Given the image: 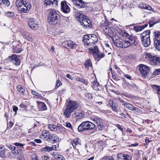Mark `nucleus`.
<instances>
[{
	"mask_svg": "<svg viewBox=\"0 0 160 160\" xmlns=\"http://www.w3.org/2000/svg\"><path fill=\"white\" fill-rule=\"evenodd\" d=\"M76 79L77 81H79L85 84H87V82L82 78H77Z\"/></svg>",
	"mask_w": 160,
	"mask_h": 160,
	"instance_id": "nucleus-47",
	"label": "nucleus"
},
{
	"mask_svg": "<svg viewBox=\"0 0 160 160\" xmlns=\"http://www.w3.org/2000/svg\"><path fill=\"white\" fill-rule=\"evenodd\" d=\"M12 152H13V154L16 156L17 155H21L22 153V150L19 149H18L17 150L15 149V150H13Z\"/></svg>",
	"mask_w": 160,
	"mask_h": 160,
	"instance_id": "nucleus-34",
	"label": "nucleus"
},
{
	"mask_svg": "<svg viewBox=\"0 0 160 160\" xmlns=\"http://www.w3.org/2000/svg\"><path fill=\"white\" fill-rule=\"evenodd\" d=\"M154 73L156 74H160V69L156 70L155 71Z\"/></svg>",
	"mask_w": 160,
	"mask_h": 160,
	"instance_id": "nucleus-62",
	"label": "nucleus"
},
{
	"mask_svg": "<svg viewBox=\"0 0 160 160\" xmlns=\"http://www.w3.org/2000/svg\"><path fill=\"white\" fill-rule=\"evenodd\" d=\"M118 100L119 101L120 103L122 105L124 106L125 107L128 102L126 101H124L122 100L120 98H118Z\"/></svg>",
	"mask_w": 160,
	"mask_h": 160,
	"instance_id": "nucleus-46",
	"label": "nucleus"
},
{
	"mask_svg": "<svg viewBox=\"0 0 160 160\" xmlns=\"http://www.w3.org/2000/svg\"><path fill=\"white\" fill-rule=\"evenodd\" d=\"M68 40L65 41L62 43V45L65 48H66L68 47Z\"/></svg>",
	"mask_w": 160,
	"mask_h": 160,
	"instance_id": "nucleus-49",
	"label": "nucleus"
},
{
	"mask_svg": "<svg viewBox=\"0 0 160 160\" xmlns=\"http://www.w3.org/2000/svg\"><path fill=\"white\" fill-rule=\"evenodd\" d=\"M5 148L3 145H0V157L2 158L6 157Z\"/></svg>",
	"mask_w": 160,
	"mask_h": 160,
	"instance_id": "nucleus-28",
	"label": "nucleus"
},
{
	"mask_svg": "<svg viewBox=\"0 0 160 160\" xmlns=\"http://www.w3.org/2000/svg\"><path fill=\"white\" fill-rule=\"evenodd\" d=\"M29 27L33 29H37L38 28V25L36 21L34 19H29L27 22Z\"/></svg>",
	"mask_w": 160,
	"mask_h": 160,
	"instance_id": "nucleus-16",
	"label": "nucleus"
},
{
	"mask_svg": "<svg viewBox=\"0 0 160 160\" xmlns=\"http://www.w3.org/2000/svg\"><path fill=\"white\" fill-rule=\"evenodd\" d=\"M148 26V24H145L144 25L138 26L134 27L133 28V30L135 31L136 32L140 31L142 30L145 28H146Z\"/></svg>",
	"mask_w": 160,
	"mask_h": 160,
	"instance_id": "nucleus-27",
	"label": "nucleus"
},
{
	"mask_svg": "<svg viewBox=\"0 0 160 160\" xmlns=\"http://www.w3.org/2000/svg\"><path fill=\"white\" fill-rule=\"evenodd\" d=\"M42 160H49V158L48 156H43L42 157Z\"/></svg>",
	"mask_w": 160,
	"mask_h": 160,
	"instance_id": "nucleus-54",
	"label": "nucleus"
},
{
	"mask_svg": "<svg viewBox=\"0 0 160 160\" xmlns=\"http://www.w3.org/2000/svg\"><path fill=\"white\" fill-rule=\"evenodd\" d=\"M61 10L65 13H68L70 11V8L67 4L66 1H63L61 2Z\"/></svg>",
	"mask_w": 160,
	"mask_h": 160,
	"instance_id": "nucleus-17",
	"label": "nucleus"
},
{
	"mask_svg": "<svg viewBox=\"0 0 160 160\" xmlns=\"http://www.w3.org/2000/svg\"><path fill=\"white\" fill-rule=\"evenodd\" d=\"M159 22H160V18L159 19V21H156L155 22H154V21H150L148 22L149 25V27H151L153 26L155 24H156Z\"/></svg>",
	"mask_w": 160,
	"mask_h": 160,
	"instance_id": "nucleus-41",
	"label": "nucleus"
},
{
	"mask_svg": "<svg viewBox=\"0 0 160 160\" xmlns=\"http://www.w3.org/2000/svg\"><path fill=\"white\" fill-rule=\"evenodd\" d=\"M139 69L142 77L145 78L149 70V68L142 64L139 65Z\"/></svg>",
	"mask_w": 160,
	"mask_h": 160,
	"instance_id": "nucleus-14",
	"label": "nucleus"
},
{
	"mask_svg": "<svg viewBox=\"0 0 160 160\" xmlns=\"http://www.w3.org/2000/svg\"><path fill=\"white\" fill-rule=\"evenodd\" d=\"M64 125L67 128H69L71 130H72V125L70 122H66L64 123Z\"/></svg>",
	"mask_w": 160,
	"mask_h": 160,
	"instance_id": "nucleus-44",
	"label": "nucleus"
},
{
	"mask_svg": "<svg viewBox=\"0 0 160 160\" xmlns=\"http://www.w3.org/2000/svg\"><path fill=\"white\" fill-rule=\"evenodd\" d=\"M108 24H107L108 25H103V24H102L101 25V27L103 31L106 33H109V31L111 30V29L109 27Z\"/></svg>",
	"mask_w": 160,
	"mask_h": 160,
	"instance_id": "nucleus-30",
	"label": "nucleus"
},
{
	"mask_svg": "<svg viewBox=\"0 0 160 160\" xmlns=\"http://www.w3.org/2000/svg\"><path fill=\"white\" fill-rule=\"evenodd\" d=\"M98 40L97 36L93 34L85 35L83 37V41L86 46H91Z\"/></svg>",
	"mask_w": 160,
	"mask_h": 160,
	"instance_id": "nucleus-5",
	"label": "nucleus"
},
{
	"mask_svg": "<svg viewBox=\"0 0 160 160\" xmlns=\"http://www.w3.org/2000/svg\"><path fill=\"white\" fill-rule=\"evenodd\" d=\"M60 18V15L54 10H51L49 12L48 16V22L50 24H56Z\"/></svg>",
	"mask_w": 160,
	"mask_h": 160,
	"instance_id": "nucleus-7",
	"label": "nucleus"
},
{
	"mask_svg": "<svg viewBox=\"0 0 160 160\" xmlns=\"http://www.w3.org/2000/svg\"><path fill=\"white\" fill-rule=\"evenodd\" d=\"M22 51L21 48H16L14 49V52L16 53H20Z\"/></svg>",
	"mask_w": 160,
	"mask_h": 160,
	"instance_id": "nucleus-51",
	"label": "nucleus"
},
{
	"mask_svg": "<svg viewBox=\"0 0 160 160\" xmlns=\"http://www.w3.org/2000/svg\"><path fill=\"white\" fill-rule=\"evenodd\" d=\"M72 2L75 4V6L78 8H83L87 6V3L82 0H73Z\"/></svg>",
	"mask_w": 160,
	"mask_h": 160,
	"instance_id": "nucleus-15",
	"label": "nucleus"
},
{
	"mask_svg": "<svg viewBox=\"0 0 160 160\" xmlns=\"http://www.w3.org/2000/svg\"><path fill=\"white\" fill-rule=\"evenodd\" d=\"M79 138H76L74 139L72 141V144L74 148L75 149L76 148V146L79 144Z\"/></svg>",
	"mask_w": 160,
	"mask_h": 160,
	"instance_id": "nucleus-31",
	"label": "nucleus"
},
{
	"mask_svg": "<svg viewBox=\"0 0 160 160\" xmlns=\"http://www.w3.org/2000/svg\"><path fill=\"white\" fill-rule=\"evenodd\" d=\"M6 146L8 148L10 149L11 150H12V151H13V150H15V149L16 148L15 147L12 145L10 144H7L6 145Z\"/></svg>",
	"mask_w": 160,
	"mask_h": 160,
	"instance_id": "nucleus-45",
	"label": "nucleus"
},
{
	"mask_svg": "<svg viewBox=\"0 0 160 160\" xmlns=\"http://www.w3.org/2000/svg\"><path fill=\"white\" fill-rule=\"evenodd\" d=\"M75 12L76 13L77 19L78 20L80 24L85 27L91 28V22L90 19L88 17L82 13V12L75 10Z\"/></svg>",
	"mask_w": 160,
	"mask_h": 160,
	"instance_id": "nucleus-1",
	"label": "nucleus"
},
{
	"mask_svg": "<svg viewBox=\"0 0 160 160\" xmlns=\"http://www.w3.org/2000/svg\"><path fill=\"white\" fill-rule=\"evenodd\" d=\"M79 107L78 103L71 100L69 101L67 104L66 108L64 111V114L67 118H70L71 113Z\"/></svg>",
	"mask_w": 160,
	"mask_h": 160,
	"instance_id": "nucleus-2",
	"label": "nucleus"
},
{
	"mask_svg": "<svg viewBox=\"0 0 160 160\" xmlns=\"http://www.w3.org/2000/svg\"><path fill=\"white\" fill-rule=\"evenodd\" d=\"M117 157L118 160H131L132 159L131 156L123 153L117 154Z\"/></svg>",
	"mask_w": 160,
	"mask_h": 160,
	"instance_id": "nucleus-19",
	"label": "nucleus"
},
{
	"mask_svg": "<svg viewBox=\"0 0 160 160\" xmlns=\"http://www.w3.org/2000/svg\"><path fill=\"white\" fill-rule=\"evenodd\" d=\"M145 57L150 64L154 66L160 65V57L152 56L150 53H147Z\"/></svg>",
	"mask_w": 160,
	"mask_h": 160,
	"instance_id": "nucleus-10",
	"label": "nucleus"
},
{
	"mask_svg": "<svg viewBox=\"0 0 160 160\" xmlns=\"http://www.w3.org/2000/svg\"><path fill=\"white\" fill-rule=\"evenodd\" d=\"M50 135L51 134L48 131L44 130L42 132L40 138L44 140H46L48 141Z\"/></svg>",
	"mask_w": 160,
	"mask_h": 160,
	"instance_id": "nucleus-20",
	"label": "nucleus"
},
{
	"mask_svg": "<svg viewBox=\"0 0 160 160\" xmlns=\"http://www.w3.org/2000/svg\"><path fill=\"white\" fill-rule=\"evenodd\" d=\"M95 125L89 121L83 122L78 127V130L79 132H82L91 130L94 128Z\"/></svg>",
	"mask_w": 160,
	"mask_h": 160,
	"instance_id": "nucleus-4",
	"label": "nucleus"
},
{
	"mask_svg": "<svg viewBox=\"0 0 160 160\" xmlns=\"http://www.w3.org/2000/svg\"><path fill=\"white\" fill-rule=\"evenodd\" d=\"M6 15L9 18H12L14 16V13L13 12L8 11L6 12Z\"/></svg>",
	"mask_w": 160,
	"mask_h": 160,
	"instance_id": "nucleus-40",
	"label": "nucleus"
},
{
	"mask_svg": "<svg viewBox=\"0 0 160 160\" xmlns=\"http://www.w3.org/2000/svg\"><path fill=\"white\" fill-rule=\"evenodd\" d=\"M93 121H94V123H96L97 126L99 130H102L104 128L103 119L96 116L93 118Z\"/></svg>",
	"mask_w": 160,
	"mask_h": 160,
	"instance_id": "nucleus-12",
	"label": "nucleus"
},
{
	"mask_svg": "<svg viewBox=\"0 0 160 160\" xmlns=\"http://www.w3.org/2000/svg\"><path fill=\"white\" fill-rule=\"evenodd\" d=\"M16 4L21 13H27L31 7L30 2H26L25 0H17Z\"/></svg>",
	"mask_w": 160,
	"mask_h": 160,
	"instance_id": "nucleus-3",
	"label": "nucleus"
},
{
	"mask_svg": "<svg viewBox=\"0 0 160 160\" xmlns=\"http://www.w3.org/2000/svg\"><path fill=\"white\" fill-rule=\"evenodd\" d=\"M10 4L9 0H0V6L2 8L8 7Z\"/></svg>",
	"mask_w": 160,
	"mask_h": 160,
	"instance_id": "nucleus-26",
	"label": "nucleus"
},
{
	"mask_svg": "<svg viewBox=\"0 0 160 160\" xmlns=\"http://www.w3.org/2000/svg\"><path fill=\"white\" fill-rule=\"evenodd\" d=\"M58 160H66L65 158L61 155H59L57 157Z\"/></svg>",
	"mask_w": 160,
	"mask_h": 160,
	"instance_id": "nucleus-60",
	"label": "nucleus"
},
{
	"mask_svg": "<svg viewBox=\"0 0 160 160\" xmlns=\"http://www.w3.org/2000/svg\"><path fill=\"white\" fill-rule=\"evenodd\" d=\"M17 89L18 91L21 93L23 94L25 92L24 89L20 85H18L17 86Z\"/></svg>",
	"mask_w": 160,
	"mask_h": 160,
	"instance_id": "nucleus-36",
	"label": "nucleus"
},
{
	"mask_svg": "<svg viewBox=\"0 0 160 160\" xmlns=\"http://www.w3.org/2000/svg\"><path fill=\"white\" fill-rule=\"evenodd\" d=\"M86 96L88 98V100H91L93 98L92 95L90 93H88L86 95Z\"/></svg>",
	"mask_w": 160,
	"mask_h": 160,
	"instance_id": "nucleus-55",
	"label": "nucleus"
},
{
	"mask_svg": "<svg viewBox=\"0 0 160 160\" xmlns=\"http://www.w3.org/2000/svg\"><path fill=\"white\" fill-rule=\"evenodd\" d=\"M150 31L147 30L143 32L140 35V37L142 43L144 47H147L150 44Z\"/></svg>",
	"mask_w": 160,
	"mask_h": 160,
	"instance_id": "nucleus-6",
	"label": "nucleus"
},
{
	"mask_svg": "<svg viewBox=\"0 0 160 160\" xmlns=\"http://www.w3.org/2000/svg\"><path fill=\"white\" fill-rule=\"evenodd\" d=\"M14 144L16 146H20V147H22L24 146V144H23L21 143L15 142Z\"/></svg>",
	"mask_w": 160,
	"mask_h": 160,
	"instance_id": "nucleus-53",
	"label": "nucleus"
},
{
	"mask_svg": "<svg viewBox=\"0 0 160 160\" xmlns=\"http://www.w3.org/2000/svg\"><path fill=\"white\" fill-rule=\"evenodd\" d=\"M127 86L130 89L132 90H136L138 89L137 86L135 84L132 82L128 83Z\"/></svg>",
	"mask_w": 160,
	"mask_h": 160,
	"instance_id": "nucleus-29",
	"label": "nucleus"
},
{
	"mask_svg": "<svg viewBox=\"0 0 160 160\" xmlns=\"http://www.w3.org/2000/svg\"><path fill=\"white\" fill-rule=\"evenodd\" d=\"M39 105L41 106L42 110H46L47 108V107L44 103L41 102L39 104Z\"/></svg>",
	"mask_w": 160,
	"mask_h": 160,
	"instance_id": "nucleus-42",
	"label": "nucleus"
},
{
	"mask_svg": "<svg viewBox=\"0 0 160 160\" xmlns=\"http://www.w3.org/2000/svg\"><path fill=\"white\" fill-rule=\"evenodd\" d=\"M34 141L35 142L37 143H41L42 142L41 140L40 139H35Z\"/></svg>",
	"mask_w": 160,
	"mask_h": 160,
	"instance_id": "nucleus-64",
	"label": "nucleus"
},
{
	"mask_svg": "<svg viewBox=\"0 0 160 160\" xmlns=\"http://www.w3.org/2000/svg\"><path fill=\"white\" fill-rule=\"evenodd\" d=\"M56 145H52L51 147L46 146L43 148L42 150V151L50 152L52 151L56 150Z\"/></svg>",
	"mask_w": 160,
	"mask_h": 160,
	"instance_id": "nucleus-25",
	"label": "nucleus"
},
{
	"mask_svg": "<svg viewBox=\"0 0 160 160\" xmlns=\"http://www.w3.org/2000/svg\"><path fill=\"white\" fill-rule=\"evenodd\" d=\"M26 38L29 40H31L32 39V37L30 33H28L25 37Z\"/></svg>",
	"mask_w": 160,
	"mask_h": 160,
	"instance_id": "nucleus-52",
	"label": "nucleus"
},
{
	"mask_svg": "<svg viewBox=\"0 0 160 160\" xmlns=\"http://www.w3.org/2000/svg\"><path fill=\"white\" fill-rule=\"evenodd\" d=\"M12 109L14 112H16L18 109V108L16 106H13L12 107Z\"/></svg>",
	"mask_w": 160,
	"mask_h": 160,
	"instance_id": "nucleus-61",
	"label": "nucleus"
},
{
	"mask_svg": "<svg viewBox=\"0 0 160 160\" xmlns=\"http://www.w3.org/2000/svg\"><path fill=\"white\" fill-rule=\"evenodd\" d=\"M56 82V84L55 87V89H57V88H58L62 84L61 82L59 80H57Z\"/></svg>",
	"mask_w": 160,
	"mask_h": 160,
	"instance_id": "nucleus-48",
	"label": "nucleus"
},
{
	"mask_svg": "<svg viewBox=\"0 0 160 160\" xmlns=\"http://www.w3.org/2000/svg\"><path fill=\"white\" fill-rule=\"evenodd\" d=\"M101 160H114L113 158L111 156H105L102 158L101 159Z\"/></svg>",
	"mask_w": 160,
	"mask_h": 160,
	"instance_id": "nucleus-43",
	"label": "nucleus"
},
{
	"mask_svg": "<svg viewBox=\"0 0 160 160\" xmlns=\"http://www.w3.org/2000/svg\"><path fill=\"white\" fill-rule=\"evenodd\" d=\"M154 44L157 47L160 46V31L154 32Z\"/></svg>",
	"mask_w": 160,
	"mask_h": 160,
	"instance_id": "nucleus-18",
	"label": "nucleus"
},
{
	"mask_svg": "<svg viewBox=\"0 0 160 160\" xmlns=\"http://www.w3.org/2000/svg\"><path fill=\"white\" fill-rule=\"evenodd\" d=\"M29 33L27 31H23L22 32V34L25 37Z\"/></svg>",
	"mask_w": 160,
	"mask_h": 160,
	"instance_id": "nucleus-59",
	"label": "nucleus"
},
{
	"mask_svg": "<svg viewBox=\"0 0 160 160\" xmlns=\"http://www.w3.org/2000/svg\"><path fill=\"white\" fill-rule=\"evenodd\" d=\"M125 107L129 110L133 111L135 113L139 112L140 110V109L134 107L132 104L128 102L127 103Z\"/></svg>",
	"mask_w": 160,
	"mask_h": 160,
	"instance_id": "nucleus-21",
	"label": "nucleus"
},
{
	"mask_svg": "<svg viewBox=\"0 0 160 160\" xmlns=\"http://www.w3.org/2000/svg\"><path fill=\"white\" fill-rule=\"evenodd\" d=\"M124 76L128 79L131 80V77L127 74H125Z\"/></svg>",
	"mask_w": 160,
	"mask_h": 160,
	"instance_id": "nucleus-63",
	"label": "nucleus"
},
{
	"mask_svg": "<svg viewBox=\"0 0 160 160\" xmlns=\"http://www.w3.org/2000/svg\"><path fill=\"white\" fill-rule=\"evenodd\" d=\"M109 104L110 106L112 107L113 110H115L117 109V107L114 104L113 101L112 100H110L109 101Z\"/></svg>",
	"mask_w": 160,
	"mask_h": 160,
	"instance_id": "nucleus-35",
	"label": "nucleus"
},
{
	"mask_svg": "<svg viewBox=\"0 0 160 160\" xmlns=\"http://www.w3.org/2000/svg\"><path fill=\"white\" fill-rule=\"evenodd\" d=\"M92 65V63L90 59H88L85 62V66L86 68H88Z\"/></svg>",
	"mask_w": 160,
	"mask_h": 160,
	"instance_id": "nucleus-39",
	"label": "nucleus"
},
{
	"mask_svg": "<svg viewBox=\"0 0 160 160\" xmlns=\"http://www.w3.org/2000/svg\"><path fill=\"white\" fill-rule=\"evenodd\" d=\"M89 51L93 53V56L95 60L99 61L101 59L104 57V53L100 52L98 47L96 46L93 48H89Z\"/></svg>",
	"mask_w": 160,
	"mask_h": 160,
	"instance_id": "nucleus-9",
	"label": "nucleus"
},
{
	"mask_svg": "<svg viewBox=\"0 0 160 160\" xmlns=\"http://www.w3.org/2000/svg\"><path fill=\"white\" fill-rule=\"evenodd\" d=\"M74 117H79L80 119H81L84 117V114L81 110H77L75 111L72 114Z\"/></svg>",
	"mask_w": 160,
	"mask_h": 160,
	"instance_id": "nucleus-24",
	"label": "nucleus"
},
{
	"mask_svg": "<svg viewBox=\"0 0 160 160\" xmlns=\"http://www.w3.org/2000/svg\"><path fill=\"white\" fill-rule=\"evenodd\" d=\"M13 124L12 122H10L9 123L7 124L8 127L9 128H11L13 126Z\"/></svg>",
	"mask_w": 160,
	"mask_h": 160,
	"instance_id": "nucleus-58",
	"label": "nucleus"
},
{
	"mask_svg": "<svg viewBox=\"0 0 160 160\" xmlns=\"http://www.w3.org/2000/svg\"><path fill=\"white\" fill-rule=\"evenodd\" d=\"M153 87V88H155L157 90L158 93L160 95V87L156 85H154Z\"/></svg>",
	"mask_w": 160,
	"mask_h": 160,
	"instance_id": "nucleus-50",
	"label": "nucleus"
},
{
	"mask_svg": "<svg viewBox=\"0 0 160 160\" xmlns=\"http://www.w3.org/2000/svg\"><path fill=\"white\" fill-rule=\"evenodd\" d=\"M116 126L117 127V128L120 130L122 132H123V128L119 124H117L116 125Z\"/></svg>",
	"mask_w": 160,
	"mask_h": 160,
	"instance_id": "nucleus-57",
	"label": "nucleus"
},
{
	"mask_svg": "<svg viewBox=\"0 0 160 160\" xmlns=\"http://www.w3.org/2000/svg\"><path fill=\"white\" fill-rule=\"evenodd\" d=\"M20 56L15 54H12L9 57V60L14 65L18 66L20 63Z\"/></svg>",
	"mask_w": 160,
	"mask_h": 160,
	"instance_id": "nucleus-13",
	"label": "nucleus"
},
{
	"mask_svg": "<svg viewBox=\"0 0 160 160\" xmlns=\"http://www.w3.org/2000/svg\"><path fill=\"white\" fill-rule=\"evenodd\" d=\"M19 107L21 108H27V106L23 103H21L19 105Z\"/></svg>",
	"mask_w": 160,
	"mask_h": 160,
	"instance_id": "nucleus-56",
	"label": "nucleus"
},
{
	"mask_svg": "<svg viewBox=\"0 0 160 160\" xmlns=\"http://www.w3.org/2000/svg\"><path fill=\"white\" fill-rule=\"evenodd\" d=\"M142 8L144 9H146L150 11H153V10H152V7H150L149 5H148L146 4H143Z\"/></svg>",
	"mask_w": 160,
	"mask_h": 160,
	"instance_id": "nucleus-37",
	"label": "nucleus"
},
{
	"mask_svg": "<svg viewBox=\"0 0 160 160\" xmlns=\"http://www.w3.org/2000/svg\"><path fill=\"white\" fill-rule=\"evenodd\" d=\"M99 85V84L97 81L94 80L92 85V87L94 89L96 90Z\"/></svg>",
	"mask_w": 160,
	"mask_h": 160,
	"instance_id": "nucleus-38",
	"label": "nucleus"
},
{
	"mask_svg": "<svg viewBox=\"0 0 160 160\" xmlns=\"http://www.w3.org/2000/svg\"><path fill=\"white\" fill-rule=\"evenodd\" d=\"M58 0H45L44 4L46 6L57 5L58 4Z\"/></svg>",
	"mask_w": 160,
	"mask_h": 160,
	"instance_id": "nucleus-23",
	"label": "nucleus"
},
{
	"mask_svg": "<svg viewBox=\"0 0 160 160\" xmlns=\"http://www.w3.org/2000/svg\"><path fill=\"white\" fill-rule=\"evenodd\" d=\"M121 37L123 38V40L124 39H125L123 41L124 42L130 43V46L133 45L136 46L137 44L136 41L137 38L136 37L131 36L127 33L124 32L122 33Z\"/></svg>",
	"mask_w": 160,
	"mask_h": 160,
	"instance_id": "nucleus-8",
	"label": "nucleus"
},
{
	"mask_svg": "<svg viewBox=\"0 0 160 160\" xmlns=\"http://www.w3.org/2000/svg\"><path fill=\"white\" fill-rule=\"evenodd\" d=\"M48 128L51 131L55 132L57 130V128H58V126L53 124H49L48 125Z\"/></svg>",
	"mask_w": 160,
	"mask_h": 160,
	"instance_id": "nucleus-32",
	"label": "nucleus"
},
{
	"mask_svg": "<svg viewBox=\"0 0 160 160\" xmlns=\"http://www.w3.org/2000/svg\"><path fill=\"white\" fill-rule=\"evenodd\" d=\"M77 46V44L71 40H68V47L72 49L76 47Z\"/></svg>",
	"mask_w": 160,
	"mask_h": 160,
	"instance_id": "nucleus-33",
	"label": "nucleus"
},
{
	"mask_svg": "<svg viewBox=\"0 0 160 160\" xmlns=\"http://www.w3.org/2000/svg\"><path fill=\"white\" fill-rule=\"evenodd\" d=\"M113 43L115 45L118 47L122 48H127L130 46V43H126L124 42L122 39L121 38L116 39L113 38Z\"/></svg>",
	"mask_w": 160,
	"mask_h": 160,
	"instance_id": "nucleus-11",
	"label": "nucleus"
},
{
	"mask_svg": "<svg viewBox=\"0 0 160 160\" xmlns=\"http://www.w3.org/2000/svg\"><path fill=\"white\" fill-rule=\"evenodd\" d=\"M59 141V138L56 134H51L48 141L54 143L58 142Z\"/></svg>",
	"mask_w": 160,
	"mask_h": 160,
	"instance_id": "nucleus-22",
	"label": "nucleus"
}]
</instances>
